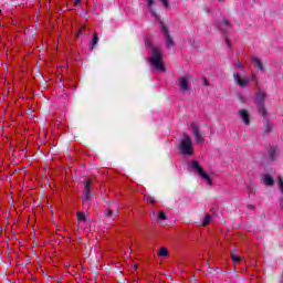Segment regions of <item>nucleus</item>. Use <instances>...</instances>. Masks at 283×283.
<instances>
[{
	"label": "nucleus",
	"mask_w": 283,
	"mask_h": 283,
	"mask_svg": "<svg viewBox=\"0 0 283 283\" xmlns=\"http://www.w3.org/2000/svg\"><path fill=\"white\" fill-rule=\"evenodd\" d=\"M217 211H218V208H212V209H211V212H212V213H216Z\"/></svg>",
	"instance_id": "31"
},
{
	"label": "nucleus",
	"mask_w": 283,
	"mask_h": 283,
	"mask_svg": "<svg viewBox=\"0 0 283 283\" xmlns=\"http://www.w3.org/2000/svg\"><path fill=\"white\" fill-rule=\"evenodd\" d=\"M240 101H241V103H247V96L240 95Z\"/></svg>",
	"instance_id": "26"
},
{
	"label": "nucleus",
	"mask_w": 283,
	"mask_h": 283,
	"mask_svg": "<svg viewBox=\"0 0 283 283\" xmlns=\"http://www.w3.org/2000/svg\"><path fill=\"white\" fill-rule=\"evenodd\" d=\"M218 1L222 2V1H224V0H218Z\"/></svg>",
	"instance_id": "34"
},
{
	"label": "nucleus",
	"mask_w": 283,
	"mask_h": 283,
	"mask_svg": "<svg viewBox=\"0 0 283 283\" xmlns=\"http://www.w3.org/2000/svg\"><path fill=\"white\" fill-rule=\"evenodd\" d=\"M265 101H266V93H262V91H259V93L256 94L255 103H256L258 112L263 118L269 117V113L266 112V107L264 104Z\"/></svg>",
	"instance_id": "5"
},
{
	"label": "nucleus",
	"mask_w": 283,
	"mask_h": 283,
	"mask_svg": "<svg viewBox=\"0 0 283 283\" xmlns=\"http://www.w3.org/2000/svg\"><path fill=\"white\" fill-rule=\"evenodd\" d=\"M202 81H203V85L206 86L209 85V80H207V77H203Z\"/></svg>",
	"instance_id": "27"
},
{
	"label": "nucleus",
	"mask_w": 283,
	"mask_h": 283,
	"mask_svg": "<svg viewBox=\"0 0 283 283\" xmlns=\"http://www.w3.org/2000/svg\"><path fill=\"white\" fill-rule=\"evenodd\" d=\"M179 88L181 92H189L191 90V86H189V80L187 76H181L179 78Z\"/></svg>",
	"instance_id": "8"
},
{
	"label": "nucleus",
	"mask_w": 283,
	"mask_h": 283,
	"mask_svg": "<svg viewBox=\"0 0 283 283\" xmlns=\"http://www.w3.org/2000/svg\"><path fill=\"white\" fill-rule=\"evenodd\" d=\"M94 196L96 195L92 191V184H90V181H84V189L82 192V202L84 207H92Z\"/></svg>",
	"instance_id": "3"
},
{
	"label": "nucleus",
	"mask_w": 283,
	"mask_h": 283,
	"mask_svg": "<svg viewBox=\"0 0 283 283\" xmlns=\"http://www.w3.org/2000/svg\"><path fill=\"white\" fill-rule=\"evenodd\" d=\"M263 182L266 187H273L275 185V180L271 175H263Z\"/></svg>",
	"instance_id": "13"
},
{
	"label": "nucleus",
	"mask_w": 283,
	"mask_h": 283,
	"mask_svg": "<svg viewBox=\"0 0 283 283\" xmlns=\"http://www.w3.org/2000/svg\"><path fill=\"white\" fill-rule=\"evenodd\" d=\"M112 216H114V211H112V210H108V211L105 213V217H106V218H112Z\"/></svg>",
	"instance_id": "25"
},
{
	"label": "nucleus",
	"mask_w": 283,
	"mask_h": 283,
	"mask_svg": "<svg viewBox=\"0 0 283 283\" xmlns=\"http://www.w3.org/2000/svg\"><path fill=\"white\" fill-rule=\"evenodd\" d=\"M179 149L182 156H191L193 154V142L188 134L184 135V138L179 145Z\"/></svg>",
	"instance_id": "4"
},
{
	"label": "nucleus",
	"mask_w": 283,
	"mask_h": 283,
	"mask_svg": "<svg viewBox=\"0 0 283 283\" xmlns=\"http://www.w3.org/2000/svg\"><path fill=\"white\" fill-rule=\"evenodd\" d=\"M210 222H211V216L207 214L203 218L202 224H203V227H207L208 224H210Z\"/></svg>",
	"instance_id": "21"
},
{
	"label": "nucleus",
	"mask_w": 283,
	"mask_h": 283,
	"mask_svg": "<svg viewBox=\"0 0 283 283\" xmlns=\"http://www.w3.org/2000/svg\"><path fill=\"white\" fill-rule=\"evenodd\" d=\"M252 63L255 65V67H259L261 72H264V65L262 64V61H260V57H252Z\"/></svg>",
	"instance_id": "15"
},
{
	"label": "nucleus",
	"mask_w": 283,
	"mask_h": 283,
	"mask_svg": "<svg viewBox=\"0 0 283 283\" xmlns=\"http://www.w3.org/2000/svg\"><path fill=\"white\" fill-rule=\"evenodd\" d=\"M146 49L148 50L150 57L148 59L150 65L157 70V72H167L165 64L163 63V53L159 48L154 45V42L149 39L145 40Z\"/></svg>",
	"instance_id": "1"
},
{
	"label": "nucleus",
	"mask_w": 283,
	"mask_h": 283,
	"mask_svg": "<svg viewBox=\"0 0 283 283\" xmlns=\"http://www.w3.org/2000/svg\"><path fill=\"white\" fill-rule=\"evenodd\" d=\"M234 82L238 84L239 87H247V85H249L250 80L248 77L242 78V76H240V73H234Z\"/></svg>",
	"instance_id": "7"
},
{
	"label": "nucleus",
	"mask_w": 283,
	"mask_h": 283,
	"mask_svg": "<svg viewBox=\"0 0 283 283\" xmlns=\"http://www.w3.org/2000/svg\"><path fill=\"white\" fill-rule=\"evenodd\" d=\"M224 25H226V28H233V25L231 24V22H229V20H227V18H223V23L217 22L218 30H220V32H222V34L226 36V43H227L228 48H230V50H231V40H229V36H227L228 33L224 30Z\"/></svg>",
	"instance_id": "6"
},
{
	"label": "nucleus",
	"mask_w": 283,
	"mask_h": 283,
	"mask_svg": "<svg viewBox=\"0 0 283 283\" xmlns=\"http://www.w3.org/2000/svg\"><path fill=\"white\" fill-rule=\"evenodd\" d=\"M164 8H169V0H160Z\"/></svg>",
	"instance_id": "24"
},
{
	"label": "nucleus",
	"mask_w": 283,
	"mask_h": 283,
	"mask_svg": "<svg viewBox=\"0 0 283 283\" xmlns=\"http://www.w3.org/2000/svg\"><path fill=\"white\" fill-rule=\"evenodd\" d=\"M205 11H206L208 14H209V12H211V11L209 10V8H206Z\"/></svg>",
	"instance_id": "32"
},
{
	"label": "nucleus",
	"mask_w": 283,
	"mask_h": 283,
	"mask_svg": "<svg viewBox=\"0 0 283 283\" xmlns=\"http://www.w3.org/2000/svg\"><path fill=\"white\" fill-rule=\"evenodd\" d=\"M83 35V31H78L77 34H76V39H78V36H82Z\"/></svg>",
	"instance_id": "29"
},
{
	"label": "nucleus",
	"mask_w": 283,
	"mask_h": 283,
	"mask_svg": "<svg viewBox=\"0 0 283 283\" xmlns=\"http://www.w3.org/2000/svg\"><path fill=\"white\" fill-rule=\"evenodd\" d=\"M2 14V11H1V9H0V15Z\"/></svg>",
	"instance_id": "33"
},
{
	"label": "nucleus",
	"mask_w": 283,
	"mask_h": 283,
	"mask_svg": "<svg viewBox=\"0 0 283 283\" xmlns=\"http://www.w3.org/2000/svg\"><path fill=\"white\" fill-rule=\"evenodd\" d=\"M90 45H91V50H93V48H96V45H98V33L93 34V39L90 42Z\"/></svg>",
	"instance_id": "16"
},
{
	"label": "nucleus",
	"mask_w": 283,
	"mask_h": 283,
	"mask_svg": "<svg viewBox=\"0 0 283 283\" xmlns=\"http://www.w3.org/2000/svg\"><path fill=\"white\" fill-rule=\"evenodd\" d=\"M264 120H265V132L266 134H271L272 132L271 123H269L268 118H264Z\"/></svg>",
	"instance_id": "20"
},
{
	"label": "nucleus",
	"mask_w": 283,
	"mask_h": 283,
	"mask_svg": "<svg viewBox=\"0 0 283 283\" xmlns=\"http://www.w3.org/2000/svg\"><path fill=\"white\" fill-rule=\"evenodd\" d=\"M239 116L243 120L244 125H251V115H249V111L247 109L239 111Z\"/></svg>",
	"instance_id": "10"
},
{
	"label": "nucleus",
	"mask_w": 283,
	"mask_h": 283,
	"mask_svg": "<svg viewBox=\"0 0 283 283\" xmlns=\"http://www.w3.org/2000/svg\"><path fill=\"white\" fill-rule=\"evenodd\" d=\"M234 65L238 70H244V66L242 65V62H240V60H238Z\"/></svg>",
	"instance_id": "23"
},
{
	"label": "nucleus",
	"mask_w": 283,
	"mask_h": 283,
	"mask_svg": "<svg viewBox=\"0 0 283 283\" xmlns=\"http://www.w3.org/2000/svg\"><path fill=\"white\" fill-rule=\"evenodd\" d=\"M146 6L150 12V15L154 19H157V21L160 25V30L164 34V40L166 41V48L168 50L174 48L176 45V43L174 42V39L169 34V28H167V25H165V22H163V20H160V15L158 13H156V9H154V6H156V0H146Z\"/></svg>",
	"instance_id": "2"
},
{
	"label": "nucleus",
	"mask_w": 283,
	"mask_h": 283,
	"mask_svg": "<svg viewBox=\"0 0 283 283\" xmlns=\"http://www.w3.org/2000/svg\"><path fill=\"white\" fill-rule=\"evenodd\" d=\"M268 156L270 158V160H277V147L275 146H270L269 150H268Z\"/></svg>",
	"instance_id": "12"
},
{
	"label": "nucleus",
	"mask_w": 283,
	"mask_h": 283,
	"mask_svg": "<svg viewBox=\"0 0 283 283\" xmlns=\"http://www.w3.org/2000/svg\"><path fill=\"white\" fill-rule=\"evenodd\" d=\"M202 178V180H206V182H208V185L212 186L213 181L211 180V176H209L207 174V171H205V169L202 171H200V174L198 175Z\"/></svg>",
	"instance_id": "14"
},
{
	"label": "nucleus",
	"mask_w": 283,
	"mask_h": 283,
	"mask_svg": "<svg viewBox=\"0 0 283 283\" xmlns=\"http://www.w3.org/2000/svg\"><path fill=\"white\" fill-rule=\"evenodd\" d=\"M231 258L234 264H240V262H242V258H240V255H235L233 252H231Z\"/></svg>",
	"instance_id": "19"
},
{
	"label": "nucleus",
	"mask_w": 283,
	"mask_h": 283,
	"mask_svg": "<svg viewBox=\"0 0 283 283\" xmlns=\"http://www.w3.org/2000/svg\"><path fill=\"white\" fill-rule=\"evenodd\" d=\"M76 218L78 222H87V216L85 212H76Z\"/></svg>",
	"instance_id": "17"
},
{
	"label": "nucleus",
	"mask_w": 283,
	"mask_h": 283,
	"mask_svg": "<svg viewBox=\"0 0 283 283\" xmlns=\"http://www.w3.org/2000/svg\"><path fill=\"white\" fill-rule=\"evenodd\" d=\"M74 6H81V0H75Z\"/></svg>",
	"instance_id": "30"
},
{
	"label": "nucleus",
	"mask_w": 283,
	"mask_h": 283,
	"mask_svg": "<svg viewBox=\"0 0 283 283\" xmlns=\"http://www.w3.org/2000/svg\"><path fill=\"white\" fill-rule=\"evenodd\" d=\"M192 134L195 136L196 143H205V138H202V134H200V128L192 124Z\"/></svg>",
	"instance_id": "11"
},
{
	"label": "nucleus",
	"mask_w": 283,
	"mask_h": 283,
	"mask_svg": "<svg viewBox=\"0 0 283 283\" xmlns=\"http://www.w3.org/2000/svg\"><path fill=\"white\" fill-rule=\"evenodd\" d=\"M169 255V250L167 248H160L158 251L159 258H167Z\"/></svg>",
	"instance_id": "18"
},
{
	"label": "nucleus",
	"mask_w": 283,
	"mask_h": 283,
	"mask_svg": "<svg viewBox=\"0 0 283 283\" xmlns=\"http://www.w3.org/2000/svg\"><path fill=\"white\" fill-rule=\"evenodd\" d=\"M157 218L158 220H167V213H165V211H159Z\"/></svg>",
	"instance_id": "22"
},
{
	"label": "nucleus",
	"mask_w": 283,
	"mask_h": 283,
	"mask_svg": "<svg viewBox=\"0 0 283 283\" xmlns=\"http://www.w3.org/2000/svg\"><path fill=\"white\" fill-rule=\"evenodd\" d=\"M189 171H195V174H200L202 171V166H200V161L198 160H192L190 165H188Z\"/></svg>",
	"instance_id": "9"
},
{
	"label": "nucleus",
	"mask_w": 283,
	"mask_h": 283,
	"mask_svg": "<svg viewBox=\"0 0 283 283\" xmlns=\"http://www.w3.org/2000/svg\"><path fill=\"white\" fill-rule=\"evenodd\" d=\"M248 209H251L252 211H255V206L254 205H248Z\"/></svg>",
	"instance_id": "28"
}]
</instances>
